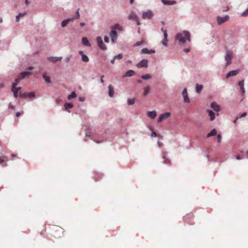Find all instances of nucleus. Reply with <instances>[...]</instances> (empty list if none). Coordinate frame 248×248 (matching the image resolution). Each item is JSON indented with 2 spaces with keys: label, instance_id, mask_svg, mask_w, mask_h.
Returning a JSON list of instances; mask_svg holds the SVG:
<instances>
[{
  "label": "nucleus",
  "instance_id": "2",
  "mask_svg": "<svg viewBox=\"0 0 248 248\" xmlns=\"http://www.w3.org/2000/svg\"><path fill=\"white\" fill-rule=\"evenodd\" d=\"M63 230L59 226H55L52 228L53 237L56 238H61L63 235Z\"/></svg>",
  "mask_w": 248,
  "mask_h": 248
},
{
  "label": "nucleus",
  "instance_id": "4",
  "mask_svg": "<svg viewBox=\"0 0 248 248\" xmlns=\"http://www.w3.org/2000/svg\"><path fill=\"white\" fill-rule=\"evenodd\" d=\"M97 44H98V47H99L100 49L103 50H106V46L103 43V40H102L101 37L98 36L96 38Z\"/></svg>",
  "mask_w": 248,
  "mask_h": 248
},
{
  "label": "nucleus",
  "instance_id": "56",
  "mask_svg": "<svg viewBox=\"0 0 248 248\" xmlns=\"http://www.w3.org/2000/svg\"><path fill=\"white\" fill-rule=\"evenodd\" d=\"M79 9H78L77 11L76 12V15L75 16H79Z\"/></svg>",
  "mask_w": 248,
  "mask_h": 248
},
{
  "label": "nucleus",
  "instance_id": "34",
  "mask_svg": "<svg viewBox=\"0 0 248 248\" xmlns=\"http://www.w3.org/2000/svg\"><path fill=\"white\" fill-rule=\"evenodd\" d=\"M19 96H20V97L22 98H26L28 97L27 93H19Z\"/></svg>",
  "mask_w": 248,
  "mask_h": 248
},
{
  "label": "nucleus",
  "instance_id": "26",
  "mask_svg": "<svg viewBox=\"0 0 248 248\" xmlns=\"http://www.w3.org/2000/svg\"><path fill=\"white\" fill-rule=\"evenodd\" d=\"M151 75L149 74H147L145 75H143L142 76V77H141V78L144 79V80H147V79H151Z\"/></svg>",
  "mask_w": 248,
  "mask_h": 248
},
{
  "label": "nucleus",
  "instance_id": "12",
  "mask_svg": "<svg viewBox=\"0 0 248 248\" xmlns=\"http://www.w3.org/2000/svg\"><path fill=\"white\" fill-rule=\"evenodd\" d=\"M239 72V69H236L234 71H231L229 72L228 74H227V78H229L230 77L232 76H235L238 74Z\"/></svg>",
  "mask_w": 248,
  "mask_h": 248
},
{
  "label": "nucleus",
  "instance_id": "5",
  "mask_svg": "<svg viewBox=\"0 0 248 248\" xmlns=\"http://www.w3.org/2000/svg\"><path fill=\"white\" fill-rule=\"evenodd\" d=\"M170 116V112H165L159 115V118H158L157 120L158 123H161L163 120H166L169 118Z\"/></svg>",
  "mask_w": 248,
  "mask_h": 248
},
{
  "label": "nucleus",
  "instance_id": "29",
  "mask_svg": "<svg viewBox=\"0 0 248 248\" xmlns=\"http://www.w3.org/2000/svg\"><path fill=\"white\" fill-rule=\"evenodd\" d=\"M64 107H65V110H67L68 109L73 108V106L72 104L65 103V105H64Z\"/></svg>",
  "mask_w": 248,
  "mask_h": 248
},
{
  "label": "nucleus",
  "instance_id": "52",
  "mask_svg": "<svg viewBox=\"0 0 248 248\" xmlns=\"http://www.w3.org/2000/svg\"><path fill=\"white\" fill-rule=\"evenodd\" d=\"M184 52L186 53H188L189 52V48H185L184 49Z\"/></svg>",
  "mask_w": 248,
  "mask_h": 248
},
{
  "label": "nucleus",
  "instance_id": "27",
  "mask_svg": "<svg viewBox=\"0 0 248 248\" xmlns=\"http://www.w3.org/2000/svg\"><path fill=\"white\" fill-rule=\"evenodd\" d=\"M70 18H68L67 19H65L63 21H62V27H64L65 26H66L69 23V22H70Z\"/></svg>",
  "mask_w": 248,
  "mask_h": 248
},
{
  "label": "nucleus",
  "instance_id": "42",
  "mask_svg": "<svg viewBox=\"0 0 248 248\" xmlns=\"http://www.w3.org/2000/svg\"><path fill=\"white\" fill-rule=\"evenodd\" d=\"M142 43H143V41H138V42H137L136 43H135V45H134V46H140V45H142Z\"/></svg>",
  "mask_w": 248,
  "mask_h": 248
},
{
  "label": "nucleus",
  "instance_id": "3",
  "mask_svg": "<svg viewBox=\"0 0 248 248\" xmlns=\"http://www.w3.org/2000/svg\"><path fill=\"white\" fill-rule=\"evenodd\" d=\"M233 57V52L230 51H227L226 55H225V61L227 62L226 66H228L232 63V59Z\"/></svg>",
  "mask_w": 248,
  "mask_h": 248
},
{
  "label": "nucleus",
  "instance_id": "45",
  "mask_svg": "<svg viewBox=\"0 0 248 248\" xmlns=\"http://www.w3.org/2000/svg\"><path fill=\"white\" fill-rule=\"evenodd\" d=\"M217 142L220 143L221 142V135L220 134H217Z\"/></svg>",
  "mask_w": 248,
  "mask_h": 248
},
{
  "label": "nucleus",
  "instance_id": "9",
  "mask_svg": "<svg viewBox=\"0 0 248 248\" xmlns=\"http://www.w3.org/2000/svg\"><path fill=\"white\" fill-rule=\"evenodd\" d=\"M164 5H172L176 3V1L173 0H161Z\"/></svg>",
  "mask_w": 248,
  "mask_h": 248
},
{
  "label": "nucleus",
  "instance_id": "39",
  "mask_svg": "<svg viewBox=\"0 0 248 248\" xmlns=\"http://www.w3.org/2000/svg\"><path fill=\"white\" fill-rule=\"evenodd\" d=\"M27 96L29 98L34 97L35 96L34 93L33 92H30L27 93Z\"/></svg>",
  "mask_w": 248,
  "mask_h": 248
},
{
  "label": "nucleus",
  "instance_id": "49",
  "mask_svg": "<svg viewBox=\"0 0 248 248\" xmlns=\"http://www.w3.org/2000/svg\"><path fill=\"white\" fill-rule=\"evenodd\" d=\"M105 42L107 43H108V36L105 37Z\"/></svg>",
  "mask_w": 248,
  "mask_h": 248
},
{
  "label": "nucleus",
  "instance_id": "31",
  "mask_svg": "<svg viewBox=\"0 0 248 248\" xmlns=\"http://www.w3.org/2000/svg\"><path fill=\"white\" fill-rule=\"evenodd\" d=\"M43 77H44V79L46 82L47 83H50V80L49 77L46 76V75L44 74V76H43Z\"/></svg>",
  "mask_w": 248,
  "mask_h": 248
},
{
  "label": "nucleus",
  "instance_id": "6",
  "mask_svg": "<svg viewBox=\"0 0 248 248\" xmlns=\"http://www.w3.org/2000/svg\"><path fill=\"white\" fill-rule=\"evenodd\" d=\"M137 67L139 68L148 67V61L146 59L142 60V61L140 62L139 63L137 64Z\"/></svg>",
  "mask_w": 248,
  "mask_h": 248
},
{
  "label": "nucleus",
  "instance_id": "64",
  "mask_svg": "<svg viewBox=\"0 0 248 248\" xmlns=\"http://www.w3.org/2000/svg\"><path fill=\"white\" fill-rule=\"evenodd\" d=\"M115 60V59H112V60H111V63L113 64L114 62V61Z\"/></svg>",
  "mask_w": 248,
  "mask_h": 248
},
{
  "label": "nucleus",
  "instance_id": "7",
  "mask_svg": "<svg viewBox=\"0 0 248 248\" xmlns=\"http://www.w3.org/2000/svg\"><path fill=\"white\" fill-rule=\"evenodd\" d=\"M228 20V16H217V22L219 25L225 23Z\"/></svg>",
  "mask_w": 248,
  "mask_h": 248
},
{
  "label": "nucleus",
  "instance_id": "18",
  "mask_svg": "<svg viewBox=\"0 0 248 248\" xmlns=\"http://www.w3.org/2000/svg\"><path fill=\"white\" fill-rule=\"evenodd\" d=\"M135 74V73H134V71L132 70H129L128 71L125 73V77H131L134 76V75Z\"/></svg>",
  "mask_w": 248,
  "mask_h": 248
},
{
  "label": "nucleus",
  "instance_id": "46",
  "mask_svg": "<svg viewBox=\"0 0 248 248\" xmlns=\"http://www.w3.org/2000/svg\"><path fill=\"white\" fill-rule=\"evenodd\" d=\"M240 92H241L242 96H243L244 93H245V88H240Z\"/></svg>",
  "mask_w": 248,
  "mask_h": 248
},
{
  "label": "nucleus",
  "instance_id": "58",
  "mask_svg": "<svg viewBox=\"0 0 248 248\" xmlns=\"http://www.w3.org/2000/svg\"><path fill=\"white\" fill-rule=\"evenodd\" d=\"M229 9V7L227 6L226 8L225 9H222V11H224V12H225V11H228Z\"/></svg>",
  "mask_w": 248,
  "mask_h": 248
},
{
  "label": "nucleus",
  "instance_id": "15",
  "mask_svg": "<svg viewBox=\"0 0 248 248\" xmlns=\"http://www.w3.org/2000/svg\"><path fill=\"white\" fill-rule=\"evenodd\" d=\"M211 108L214 110L218 112L219 110L220 109V107H219V106H218L217 104H216V102H213L211 104Z\"/></svg>",
  "mask_w": 248,
  "mask_h": 248
},
{
  "label": "nucleus",
  "instance_id": "19",
  "mask_svg": "<svg viewBox=\"0 0 248 248\" xmlns=\"http://www.w3.org/2000/svg\"><path fill=\"white\" fill-rule=\"evenodd\" d=\"M142 54H150L152 53H154V51L153 50H149L148 48H142L140 51Z\"/></svg>",
  "mask_w": 248,
  "mask_h": 248
},
{
  "label": "nucleus",
  "instance_id": "55",
  "mask_svg": "<svg viewBox=\"0 0 248 248\" xmlns=\"http://www.w3.org/2000/svg\"><path fill=\"white\" fill-rule=\"evenodd\" d=\"M16 117H18L19 116H20V113L19 112H17L16 114Z\"/></svg>",
  "mask_w": 248,
  "mask_h": 248
},
{
  "label": "nucleus",
  "instance_id": "24",
  "mask_svg": "<svg viewBox=\"0 0 248 248\" xmlns=\"http://www.w3.org/2000/svg\"><path fill=\"white\" fill-rule=\"evenodd\" d=\"M142 16H153V12L151 10H147V11L143 12Z\"/></svg>",
  "mask_w": 248,
  "mask_h": 248
},
{
  "label": "nucleus",
  "instance_id": "59",
  "mask_svg": "<svg viewBox=\"0 0 248 248\" xmlns=\"http://www.w3.org/2000/svg\"><path fill=\"white\" fill-rule=\"evenodd\" d=\"M20 16H16V22H19Z\"/></svg>",
  "mask_w": 248,
  "mask_h": 248
},
{
  "label": "nucleus",
  "instance_id": "21",
  "mask_svg": "<svg viewBox=\"0 0 248 248\" xmlns=\"http://www.w3.org/2000/svg\"><path fill=\"white\" fill-rule=\"evenodd\" d=\"M217 134V131L215 129H213L212 130L210 133H208V134L206 135V138H209L211 137L214 136Z\"/></svg>",
  "mask_w": 248,
  "mask_h": 248
},
{
  "label": "nucleus",
  "instance_id": "35",
  "mask_svg": "<svg viewBox=\"0 0 248 248\" xmlns=\"http://www.w3.org/2000/svg\"><path fill=\"white\" fill-rule=\"evenodd\" d=\"M112 28H113L114 29L118 30H120V31L122 30L121 26L120 25H119V24L115 25V26L112 27Z\"/></svg>",
  "mask_w": 248,
  "mask_h": 248
},
{
  "label": "nucleus",
  "instance_id": "63",
  "mask_svg": "<svg viewBox=\"0 0 248 248\" xmlns=\"http://www.w3.org/2000/svg\"><path fill=\"white\" fill-rule=\"evenodd\" d=\"M236 159H237V160L241 159L240 156L239 155H237V157H236Z\"/></svg>",
  "mask_w": 248,
  "mask_h": 248
},
{
  "label": "nucleus",
  "instance_id": "37",
  "mask_svg": "<svg viewBox=\"0 0 248 248\" xmlns=\"http://www.w3.org/2000/svg\"><path fill=\"white\" fill-rule=\"evenodd\" d=\"M137 16H129V19L137 21V25H140V23L137 21Z\"/></svg>",
  "mask_w": 248,
  "mask_h": 248
},
{
  "label": "nucleus",
  "instance_id": "1",
  "mask_svg": "<svg viewBox=\"0 0 248 248\" xmlns=\"http://www.w3.org/2000/svg\"><path fill=\"white\" fill-rule=\"evenodd\" d=\"M185 37L187 38V41H190V34L188 31H185L176 34V39L183 43H185L186 42Z\"/></svg>",
  "mask_w": 248,
  "mask_h": 248
},
{
  "label": "nucleus",
  "instance_id": "14",
  "mask_svg": "<svg viewBox=\"0 0 248 248\" xmlns=\"http://www.w3.org/2000/svg\"><path fill=\"white\" fill-rule=\"evenodd\" d=\"M81 41H82L83 45L88 47H90L91 46L88 39L86 37H83L82 39H81Z\"/></svg>",
  "mask_w": 248,
  "mask_h": 248
},
{
  "label": "nucleus",
  "instance_id": "54",
  "mask_svg": "<svg viewBox=\"0 0 248 248\" xmlns=\"http://www.w3.org/2000/svg\"><path fill=\"white\" fill-rule=\"evenodd\" d=\"M25 2L27 5H29L30 3V2L29 0H25Z\"/></svg>",
  "mask_w": 248,
  "mask_h": 248
},
{
  "label": "nucleus",
  "instance_id": "30",
  "mask_svg": "<svg viewBox=\"0 0 248 248\" xmlns=\"http://www.w3.org/2000/svg\"><path fill=\"white\" fill-rule=\"evenodd\" d=\"M20 80V78H17L15 80V82L13 83V85H12V87L15 88V87H16V85H17V84L19 83V81Z\"/></svg>",
  "mask_w": 248,
  "mask_h": 248
},
{
  "label": "nucleus",
  "instance_id": "17",
  "mask_svg": "<svg viewBox=\"0 0 248 248\" xmlns=\"http://www.w3.org/2000/svg\"><path fill=\"white\" fill-rule=\"evenodd\" d=\"M147 116L151 119H154L156 116V112L155 110L149 111L147 113Z\"/></svg>",
  "mask_w": 248,
  "mask_h": 248
},
{
  "label": "nucleus",
  "instance_id": "8",
  "mask_svg": "<svg viewBox=\"0 0 248 248\" xmlns=\"http://www.w3.org/2000/svg\"><path fill=\"white\" fill-rule=\"evenodd\" d=\"M182 96H183L184 101L186 103H189L190 100L188 98L187 92H186V89H184L182 91Z\"/></svg>",
  "mask_w": 248,
  "mask_h": 248
},
{
  "label": "nucleus",
  "instance_id": "53",
  "mask_svg": "<svg viewBox=\"0 0 248 248\" xmlns=\"http://www.w3.org/2000/svg\"><path fill=\"white\" fill-rule=\"evenodd\" d=\"M104 77V76H101V80H100V81H101V83H103L104 82V80L103 79V78Z\"/></svg>",
  "mask_w": 248,
  "mask_h": 248
},
{
  "label": "nucleus",
  "instance_id": "10",
  "mask_svg": "<svg viewBox=\"0 0 248 248\" xmlns=\"http://www.w3.org/2000/svg\"><path fill=\"white\" fill-rule=\"evenodd\" d=\"M48 61L51 62H52L55 63L57 62L61 61L62 60L61 57H49L48 58Z\"/></svg>",
  "mask_w": 248,
  "mask_h": 248
},
{
  "label": "nucleus",
  "instance_id": "50",
  "mask_svg": "<svg viewBox=\"0 0 248 248\" xmlns=\"http://www.w3.org/2000/svg\"><path fill=\"white\" fill-rule=\"evenodd\" d=\"M246 115H247V113L246 112H244V113H243V114H242L241 115H240V118L244 117Z\"/></svg>",
  "mask_w": 248,
  "mask_h": 248
},
{
  "label": "nucleus",
  "instance_id": "33",
  "mask_svg": "<svg viewBox=\"0 0 248 248\" xmlns=\"http://www.w3.org/2000/svg\"><path fill=\"white\" fill-rule=\"evenodd\" d=\"M149 91H150V89H149L148 87H145V88H144V91H143V95H146L148 94V93H149Z\"/></svg>",
  "mask_w": 248,
  "mask_h": 248
},
{
  "label": "nucleus",
  "instance_id": "23",
  "mask_svg": "<svg viewBox=\"0 0 248 248\" xmlns=\"http://www.w3.org/2000/svg\"><path fill=\"white\" fill-rule=\"evenodd\" d=\"M202 85H199L198 84H196V93H201V91L202 90Z\"/></svg>",
  "mask_w": 248,
  "mask_h": 248
},
{
  "label": "nucleus",
  "instance_id": "48",
  "mask_svg": "<svg viewBox=\"0 0 248 248\" xmlns=\"http://www.w3.org/2000/svg\"><path fill=\"white\" fill-rule=\"evenodd\" d=\"M8 107H9V108L15 109V107L13 105H12L11 103L9 104Z\"/></svg>",
  "mask_w": 248,
  "mask_h": 248
},
{
  "label": "nucleus",
  "instance_id": "40",
  "mask_svg": "<svg viewBox=\"0 0 248 248\" xmlns=\"http://www.w3.org/2000/svg\"><path fill=\"white\" fill-rule=\"evenodd\" d=\"M20 89H21L20 87H15V88L12 87L11 91H12V92H15L16 91L17 92H19V91L20 90Z\"/></svg>",
  "mask_w": 248,
  "mask_h": 248
},
{
  "label": "nucleus",
  "instance_id": "16",
  "mask_svg": "<svg viewBox=\"0 0 248 248\" xmlns=\"http://www.w3.org/2000/svg\"><path fill=\"white\" fill-rule=\"evenodd\" d=\"M108 93H109V96L110 97H112L114 95V88H113L111 85H109L108 86Z\"/></svg>",
  "mask_w": 248,
  "mask_h": 248
},
{
  "label": "nucleus",
  "instance_id": "20",
  "mask_svg": "<svg viewBox=\"0 0 248 248\" xmlns=\"http://www.w3.org/2000/svg\"><path fill=\"white\" fill-rule=\"evenodd\" d=\"M31 74V73L30 72H23L20 73V76H21V78L23 79L25 78L26 77H28Z\"/></svg>",
  "mask_w": 248,
  "mask_h": 248
},
{
  "label": "nucleus",
  "instance_id": "61",
  "mask_svg": "<svg viewBox=\"0 0 248 248\" xmlns=\"http://www.w3.org/2000/svg\"><path fill=\"white\" fill-rule=\"evenodd\" d=\"M134 2V0H129V3L130 4H133Z\"/></svg>",
  "mask_w": 248,
  "mask_h": 248
},
{
  "label": "nucleus",
  "instance_id": "47",
  "mask_svg": "<svg viewBox=\"0 0 248 248\" xmlns=\"http://www.w3.org/2000/svg\"><path fill=\"white\" fill-rule=\"evenodd\" d=\"M13 95H14V97L15 98L17 97V93H18V92L15 91H13Z\"/></svg>",
  "mask_w": 248,
  "mask_h": 248
},
{
  "label": "nucleus",
  "instance_id": "22",
  "mask_svg": "<svg viewBox=\"0 0 248 248\" xmlns=\"http://www.w3.org/2000/svg\"><path fill=\"white\" fill-rule=\"evenodd\" d=\"M207 112L209 117H210V120L213 121L215 119V113L210 109H207Z\"/></svg>",
  "mask_w": 248,
  "mask_h": 248
},
{
  "label": "nucleus",
  "instance_id": "57",
  "mask_svg": "<svg viewBox=\"0 0 248 248\" xmlns=\"http://www.w3.org/2000/svg\"><path fill=\"white\" fill-rule=\"evenodd\" d=\"M33 69V66H30L28 67V70H32Z\"/></svg>",
  "mask_w": 248,
  "mask_h": 248
},
{
  "label": "nucleus",
  "instance_id": "36",
  "mask_svg": "<svg viewBox=\"0 0 248 248\" xmlns=\"http://www.w3.org/2000/svg\"><path fill=\"white\" fill-rule=\"evenodd\" d=\"M122 58H123V54H119L118 55H117L115 56V57H114V58H113V59H118V60H121V59H122Z\"/></svg>",
  "mask_w": 248,
  "mask_h": 248
},
{
  "label": "nucleus",
  "instance_id": "41",
  "mask_svg": "<svg viewBox=\"0 0 248 248\" xmlns=\"http://www.w3.org/2000/svg\"><path fill=\"white\" fill-rule=\"evenodd\" d=\"M238 86L240 88H244V80L240 81L238 83Z\"/></svg>",
  "mask_w": 248,
  "mask_h": 248
},
{
  "label": "nucleus",
  "instance_id": "28",
  "mask_svg": "<svg viewBox=\"0 0 248 248\" xmlns=\"http://www.w3.org/2000/svg\"><path fill=\"white\" fill-rule=\"evenodd\" d=\"M135 102V99L134 98L132 99H128V100H127V103H128V105H133Z\"/></svg>",
  "mask_w": 248,
  "mask_h": 248
},
{
  "label": "nucleus",
  "instance_id": "60",
  "mask_svg": "<svg viewBox=\"0 0 248 248\" xmlns=\"http://www.w3.org/2000/svg\"><path fill=\"white\" fill-rule=\"evenodd\" d=\"M78 53H79V54L81 55V56L85 55L84 54H83V51H80L79 52H78Z\"/></svg>",
  "mask_w": 248,
  "mask_h": 248
},
{
  "label": "nucleus",
  "instance_id": "25",
  "mask_svg": "<svg viewBox=\"0 0 248 248\" xmlns=\"http://www.w3.org/2000/svg\"><path fill=\"white\" fill-rule=\"evenodd\" d=\"M81 61L84 62H89L88 57L86 55H82L81 56Z\"/></svg>",
  "mask_w": 248,
  "mask_h": 248
},
{
  "label": "nucleus",
  "instance_id": "44",
  "mask_svg": "<svg viewBox=\"0 0 248 248\" xmlns=\"http://www.w3.org/2000/svg\"><path fill=\"white\" fill-rule=\"evenodd\" d=\"M163 158H164V163H165L166 164H169L170 163L169 159H166L165 157H164V156H163Z\"/></svg>",
  "mask_w": 248,
  "mask_h": 248
},
{
  "label": "nucleus",
  "instance_id": "11",
  "mask_svg": "<svg viewBox=\"0 0 248 248\" xmlns=\"http://www.w3.org/2000/svg\"><path fill=\"white\" fill-rule=\"evenodd\" d=\"M109 35H110L111 40H112V42H115L116 39H117V31H116L115 30H112L111 31Z\"/></svg>",
  "mask_w": 248,
  "mask_h": 248
},
{
  "label": "nucleus",
  "instance_id": "43",
  "mask_svg": "<svg viewBox=\"0 0 248 248\" xmlns=\"http://www.w3.org/2000/svg\"><path fill=\"white\" fill-rule=\"evenodd\" d=\"M241 16H248V8L243 12Z\"/></svg>",
  "mask_w": 248,
  "mask_h": 248
},
{
  "label": "nucleus",
  "instance_id": "51",
  "mask_svg": "<svg viewBox=\"0 0 248 248\" xmlns=\"http://www.w3.org/2000/svg\"><path fill=\"white\" fill-rule=\"evenodd\" d=\"M152 137H156V133L155 132H153L152 133Z\"/></svg>",
  "mask_w": 248,
  "mask_h": 248
},
{
  "label": "nucleus",
  "instance_id": "32",
  "mask_svg": "<svg viewBox=\"0 0 248 248\" xmlns=\"http://www.w3.org/2000/svg\"><path fill=\"white\" fill-rule=\"evenodd\" d=\"M76 97V94L74 92H73L72 93L70 94L68 96V99H71L73 98H75Z\"/></svg>",
  "mask_w": 248,
  "mask_h": 248
},
{
  "label": "nucleus",
  "instance_id": "38",
  "mask_svg": "<svg viewBox=\"0 0 248 248\" xmlns=\"http://www.w3.org/2000/svg\"><path fill=\"white\" fill-rule=\"evenodd\" d=\"M5 158V157L4 156H0V165H2V164L4 163Z\"/></svg>",
  "mask_w": 248,
  "mask_h": 248
},
{
  "label": "nucleus",
  "instance_id": "13",
  "mask_svg": "<svg viewBox=\"0 0 248 248\" xmlns=\"http://www.w3.org/2000/svg\"><path fill=\"white\" fill-rule=\"evenodd\" d=\"M162 32H163V35H164V40L162 41V44L163 46H167V31L166 30H163L162 29Z\"/></svg>",
  "mask_w": 248,
  "mask_h": 248
},
{
  "label": "nucleus",
  "instance_id": "62",
  "mask_svg": "<svg viewBox=\"0 0 248 248\" xmlns=\"http://www.w3.org/2000/svg\"><path fill=\"white\" fill-rule=\"evenodd\" d=\"M16 16H24V14H22L21 13H19Z\"/></svg>",
  "mask_w": 248,
  "mask_h": 248
}]
</instances>
